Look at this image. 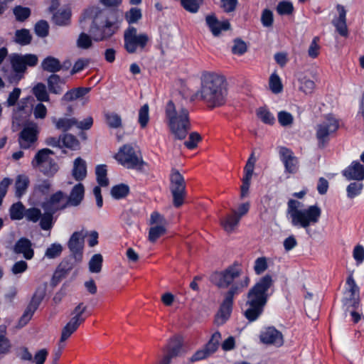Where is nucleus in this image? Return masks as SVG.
<instances>
[{
	"label": "nucleus",
	"instance_id": "nucleus-37",
	"mask_svg": "<svg viewBox=\"0 0 364 364\" xmlns=\"http://www.w3.org/2000/svg\"><path fill=\"white\" fill-rule=\"evenodd\" d=\"M28 185L29 179L28 176L24 175L18 176L15 183L16 196L18 198L22 197V196L25 193L26 189L28 188Z\"/></svg>",
	"mask_w": 364,
	"mask_h": 364
},
{
	"label": "nucleus",
	"instance_id": "nucleus-1",
	"mask_svg": "<svg viewBox=\"0 0 364 364\" xmlns=\"http://www.w3.org/2000/svg\"><path fill=\"white\" fill-rule=\"evenodd\" d=\"M243 273L242 266L235 262L223 271L215 272L210 277V282L220 289H229L224 294V299L215 318V323L220 326L224 324L230 317L235 296L241 294L250 282L249 276Z\"/></svg>",
	"mask_w": 364,
	"mask_h": 364
},
{
	"label": "nucleus",
	"instance_id": "nucleus-52",
	"mask_svg": "<svg viewBox=\"0 0 364 364\" xmlns=\"http://www.w3.org/2000/svg\"><path fill=\"white\" fill-rule=\"evenodd\" d=\"M294 9L293 4L289 1H282L277 6V11L281 16L291 14Z\"/></svg>",
	"mask_w": 364,
	"mask_h": 364
},
{
	"label": "nucleus",
	"instance_id": "nucleus-49",
	"mask_svg": "<svg viewBox=\"0 0 364 364\" xmlns=\"http://www.w3.org/2000/svg\"><path fill=\"white\" fill-rule=\"evenodd\" d=\"M43 215L40 218V226L43 230H49L53 227V218L55 213L44 210Z\"/></svg>",
	"mask_w": 364,
	"mask_h": 364
},
{
	"label": "nucleus",
	"instance_id": "nucleus-48",
	"mask_svg": "<svg viewBox=\"0 0 364 364\" xmlns=\"http://www.w3.org/2000/svg\"><path fill=\"white\" fill-rule=\"evenodd\" d=\"M16 21L23 22L31 16V9L28 7L16 6L13 9Z\"/></svg>",
	"mask_w": 364,
	"mask_h": 364
},
{
	"label": "nucleus",
	"instance_id": "nucleus-64",
	"mask_svg": "<svg viewBox=\"0 0 364 364\" xmlns=\"http://www.w3.org/2000/svg\"><path fill=\"white\" fill-rule=\"evenodd\" d=\"M353 256L356 265L361 264L364 262V247L360 245H357L353 249Z\"/></svg>",
	"mask_w": 364,
	"mask_h": 364
},
{
	"label": "nucleus",
	"instance_id": "nucleus-34",
	"mask_svg": "<svg viewBox=\"0 0 364 364\" xmlns=\"http://www.w3.org/2000/svg\"><path fill=\"white\" fill-rule=\"evenodd\" d=\"M63 147L75 151L80 149V144L75 136L64 134L62 135L61 149Z\"/></svg>",
	"mask_w": 364,
	"mask_h": 364
},
{
	"label": "nucleus",
	"instance_id": "nucleus-53",
	"mask_svg": "<svg viewBox=\"0 0 364 364\" xmlns=\"http://www.w3.org/2000/svg\"><path fill=\"white\" fill-rule=\"evenodd\" d=\"M269 87L274 94L280 93L283 90V85L280 77L275 73L272 74L269 77Z\"/></svg>",
	"mask_w": 364,
	"mask_h": 364
},
{
	"label": "nucleus",
	"instance_id": "nucleus-39",
	"mask_svg": "<svg viewBox=\"0 0 364 364\" xmlns=\"http://www.w3.org/2000/svg\"><path fill=\"white\" fill-rule=\"evenodd\" d=\"M180 3L186 11L191 14H196L203 4V0H181Z\"/></svg>",
	"mask_w": 364,
	"mask_h": 364
},
{
	"label": "nucleus",
	"instance_id": "nucleus-7",
	"mask_svg": "<svg viewBox=\"0 0 364 364\" xmlns=\"http://www.w3.org/2000/svg\"><path fill=\"white\" fill-rule=\"evenodd\" d=\"M117 28L114 22L107 18L100 19L95 16L90 28V33L95 41L99 42L112 37L117 31Z\"/></svg>",
	"mask_w": 364,
	"mask_h": 364
},
{
	"label": "nucleus",
	"instance_id": "nucleus-13",
	"mask_svg": "<svg viewBox=\"0 0 364 364\" xmlns=\"http://www.w3.org/2000/svg\"><path fill=\"white\" fill-rule=\"evenodd\" d=\"M39 134L38 124L33 122H26L18 134V144L21 149L31 148L38 140Z\"/></svg>",
	"mask_w": 364,
	"mask_h": 364
},
{
	"label": "nucleus",
	"instance_id": "nucleus-23",
	"mask_svg": "<svg viewBox=\"0 0 364 364\" xmlns=\"http://www.w3.org/2000/svg\"><path fill=\"white\" fill-rule=\"evenodd\" d=\"M90 91V87H78L67 91L60 99L61 104L73 102L83 97Z\"/></svg>",
	"mask_w": 364,
	"mask_h": 364
},
{
	"label": "nucleus",
	"instance_id": "nucleus-60",
	"mask_svg": "<svg viewBox=\"0 0 364 364\" xmlns=\"http://www.w3.org/2000/svg\"><path fill=\"white\" fill-rule=\"evenodd\" d=\"M247 47L246 43L241 38L234 40V44L232 47V53L235 55H242L246 53Z\"/></svg>",
	"mask_w": 364,
	"mask_h": 364
},
{
	"label": "nucleus",
	"instance_id": "nucleus-50",
	"mask_svg": "<svg viewBox=\"0 0 364 364\" xmlns=\"http://www.w3.org/2000/svg\"><path fill=\"white\" fill-rule=\"evenodd\" d=\"M201 140V135L197 132H193L190 133L188 139L184 142V146L189 150H193Z\"/></svg>",
	"mask_w": 364,
	"mask_h": 364
},
{
	"label": "nucleus",
	"instance_id": "nucleus-61",
	"mask_svg": "<svg viewBox=\"0 0 364 364\" xmlns=\"http://www.w3.org/2000/svg\"><path fill=\"white\" fill-rule=\"evenodd\" d=\"M278 122L282 127H287L293 124L294 117L290 112L280 111L278 112Z\"/></svg>",
	"mask_w": 364,
	"mask_h": 364
},
{
	"label": "nucleus",
	"instance_id": "nucleus-4",
	"mask_svg": "<svg viewBox=\"0 0 364 364\" xmlns=\"http://www.w3.org/2000/svg\"><path fill=\"white\" fill-rule=\"evenodd\" d=\"M165 114L174 139H185L191 129L189 111L185 107H181L177 111L173 102L169 100L166 105Z\"/></svg>",
	"mask_w": 364,
	"mask_h": 364
},
{
	"label": "nucleus",
	"instance_id": "nucleus-24",
	"mask_svg": "<svg viewBox=\"0 0 364 364\" xmlns=\"http://www.w3.org/2000/svg\"><path fill=\"white\" fill-rule=\"evenodd\" d=\"M183 346V338L180 336H175L170 338L167 346L166 354L172 359L181 355Z\"/></svg>",
	"mask_w": 364,
	"mask_h": 364
},
{
	"label": "nucleus",
	"instance_id": "nucleus-62",
	"mask_svg": "<svg viewBox=\"0 0 364 364\" xmlns=\"http://www.w3.org/2000/svg\"><path fill=\"white\" fill-rule=\"evenodd\" d=\"M261 23L264 27H271L274 23L272 11L269 9H264L261 15Z\"/></svg>",
	"mask_w": 364,
	"mask_h": 364
},
{
	"label": "nucleus",
	"instance_id": "nucleus-14",
	"mask_svg": "<svg viewBox=\"0 0 364 364\" xmlns=\"http://www.w3.org/2000/svg\"><path fill=\"white\" fill-rule=\"evenodd\" d=\"M259 337L261 343L277 348L282 347L284 343L282 333L272 326L264 327L260 331Z\"/></svg>",
	"mask_w": 364,
	"mask_h": 364
},
{
	"label": "nucleus",
	"instance_id": "nucleus-63",
	"mask_svg": "<svg viewBox=\"0 0 364 364\" xmlns=\"http://www.w3.org/2000/svg\"><path fill=\"white\" fill-rule=\"evenodd\" d=\"M268 268V264L266 257H258L255 261L254 271L256 274L260 275L265 272Z\"/></svg>",
	"mask_w": 364,
	"mask_h": 364
},
{
	"label": "nucleus",
	"instance_id": "nucleus-42",
	"mask_svg": "<svg viewBox=\"0 0 364 364\" xmlns=\"http://www.w3.org/2000/svg\"><path fill=\"white\" fill-rule=\"evenodd\" d=\"M11 64L16 73H23L26 70L22 55L14 54L11 56Z\"/></svg>",
	"mask_w": 364,
	"mask_h": 364
},
{
	"label": "nucleus",
	"instance_id": "nucleus-11",
	"mask_svg": "<svg viewBox=\"0 0 364 364\" xmlns=\"http://www.w3.org/2000/svg\"><path fill=\"white\" fill-rule=\"evenodd\" d=\"M117 161L127 168H141L145 164L142 157L139 156L134 148L130 144H124L115 156Z\"/></svg>",
	"mask_w": 364,
	"mask_h": 364
},
{
	"label": "nucleus",
	"instance_id": "nucleus-25",
	"mask_svg": "<svg viewBox=\"0 0 364 364\" xmlns=\"http://www.w3.org/2000/svg\"><path fill=\"white\" fill-rule=\"evenodd\" d=\"M72 175L77 181H83L86 178L87 164L81 157H77L75 159L72 170Z\"/></svg>",
	"mask_w": 364,
	"mask_h": 364
},
{
	"label": "nucleus",
	"instance_id": "nucleus-43",
	"mask_svg": "<svg viewBox=\"0 0 364 364\" xmlns=\"http://www.w3.org/2000/svg\"><path fill=\"white\" fill-rule=\"evenodd\" d=\"M32 36L28 29L22 28L16 31V42L21 46L31 43Z\"/></svg>",
	"mask_w": 364,
	"mask_h": 364
},
{
	"label": "nucleus",
	"instance_id": "nucleus-28",
	"mask_svg": "<svg viewBox=\"0 0 364 364\" xmlns=\"http://www.w3.org/2000/svg\"><path fill=\"white\" fill-rule=\"evenodd\" d=\"M130 193L129 186L125 183L113 186L110 190L112 197L115 200L125 198Z\"/></svg>",
	"mask_w": 364,
	"mask_h": 364
},
{
	"label": "nucleus",
	"instance_id": "nucleus-27",
	"mask_svg": "<svg viewBox=\"0 0 364 364\" xmlns=\"http://www.w3.org/2000/svg\"><path fill=\"white\" fill-rule=\"evenodd\" d=\"M41 68L44 71L55 74L60 70V61L58 58L49 55L43 60Z\"/></svg>",
	"mask_w": 364,
	"mask_h": 364
},
{
	"label": "nucleus",
	"instance_id": "nucleus-29",
	"mask_svg": "<svg viewBox=\"0 0 364 364\" xmlns=\"http://www.w3.org/2000/svg\"><path fill=\"white\" fill-rule=\"evenodd\" d=\"M71 11L68 9L53 14V21L58 26H67L70 22Z\"/></svg>",
	"mask_w": 364,
	"mask_h": 364
},
{
	"label": "nucleus",
	"instance_id": "nucleus-47",
	"mask_svg": "<svg viewBox=\"0 0 364 364\" xmlns=\"http://www.w3.org/2000/svg\"><path fill=\"white\" fill-rule=\"evenodd\" d=\"M149 122V107L147 104L144 105L141 107L139 110V118L138 122L140 124L141 129L146 127Z\"/></svg>",
	"mask_w": 364,
	"mask_h": 364
},
{
	"label": "nucleus",
	"instance_id": "nucleus-18",
	"mask_svg": "<svg viewBox=\"0 0 364 364\" xmlns=\"http://www.w3.org/2000/svg\"><path fill=\"white\" fill-rule=\"evenodd\" d=\"M33 246V244L28 238L21 237L15 242L13 251L16 255H22L26 260H31L35 255Z\"/></svg>",
	"mask_w": 364,
	"mask_h": 364
},
{
	"label": "nucleus",
	"instance_id": "nucleus-38",
	"mask_svg": "<svg viewBox=\"0 0 364 364\" xmlns=\"http://www.w3.org/2000/svg\"><path fill=\"white\" fill-rule=\"evenodd\" d=\"M33 94L35 95L36 99L41 102H48L50 100L49 95L46 90V87L42 82H38L33 87Z\"/></svg>",
	"mask_w": 364,
	"mask_h": 364
},
{
	"label": "nucleus",
	"instance_id": "nucleus-41",
	"mask_svg": "<svg viewBox=\"0 0 364 364\" xmlns=\"http://www.w3.org/2000/svg\"><path fill=\"white\" fill-rule=\"evenodd\" d=\"M77 123V119L75 118H59L55 121V128L63 132H67L75 124Z\"/></svg>",
	"mask_w": 364,
	"mask_h": 364
},
{
	"label": "nucleus",
	"instance_id": "nucleus-30",
	"mask_svg": "<svg viewBox=\"0 0 364 364\" xmlns=\"http://www.w3.org/2000/svg\"><path fill=\"white\" fill-rule=\"evenodd\" d=\"M80 262L75 261L74 256L70 255L61 261L56 269L67 276L74 267Z\"/></svg>",
	"mask_w": 364,
	"mask_h": 364
},
{
	"label": "nucleus",
	"instance_id": "nucleus-54",
	"mask_svg": "<svg viewBox=\"0 0 364 364\" xmlns=\"http://www.w3.org/2000/svg\"><path fill=\"white\" fill-rule=\"evenodd\" d=\"M166 230L163 225L151 227L149 232V240L151 242H156L161 235L165 234Z\"/></svg>",
	"mask_w": 364,
	"mask_h": 364
},
{
	"label": "nucleus",
	"instance_id": "nucleus-32",
	"mask_svg": "<svg viewBox=\"0 0 364 364\" xmlns=\"http://www.w3.org/2000/svg\"><path fill=\"white\" fill-rule=\"evenodd\" d=\"M220 339V333L219 331H216L212 334L210 340L204 345L203 348L210 355V356L218 350Z\"/></svg>",
	"mask_w": 364,
	"mask_h": 364
},
{
	"label": "nucleus",
	"instance_id": "nucleus-56",
	"mask_svg": "<svg viewBox=\"0 0 364 364\" xmlns=\"http://www.w3.org/2000/svg\"><path fill=\"white\" fill-rule=\"evenodd\" d=\"M363 185L361 183L353 182L350 183L346 188L347 196L350 198H354L359 196L363 190Z\"/></svg>",
	"mask_w": 364,
	"mask_h": 364
},
{
	"label": "nucleus",
	"instance_id": "nucleus-36",
	"mask_svg": "<svg viewBox=\"0 0 364 364\" xmlns=\"http://www.w3.org/2000/svg\"><path fill=\"white\" fill-rule=\"evenodd\" d=\"M257 117L265 124L273 125L275 123L274 114L266 107H260L257 109Z\"/></svg>",
	"mask_w": 364,
	"mask_h": 364
},
{
	"label": "nucleus",
	"instance_id": "nucleus-22",
	"mask_svg": "<svg viewBox=\"0 0 364 364\" xmlns=\"http://www.w3.org/2000/svg\"><path fill=\"white\" fill-rule=\"evenodd\" d=\"M85 196V187L82 183L75 184L70 191V195L67 197L66 205L77 206L79 205Z\"/></svg>",
	"mask_w": 364,
	"mask_h": 364
},
{
	"label": "nucleus",
	"instance_id": "nucleus-35",
	"mask_svg": "<svg viewBox=\"0 0 364 364\" xmlns=\"http://www.w3.org/2000/svg\"><path fill=\"white\" fill-rule=\"evenodd\" d=\"M96 179L100 186L106 187L109 185L107 165L100 164L95 167Z\"/></svg>",
	"mask_w": 364,
	"mask_h": 364
},
{
	"label": "nucleus",
	"instance_id": "nucleus-57",
	"mask_svg": "<svg viewBox=\"0 0 364 364\" xmlns=\"http://www.w3.org/2000/svg\"><path fill=\"white\" fill-rule=\"evenodd\" d=\"M343 304L346 306V310L348 311H349L350 308L357 310L360 306L359 294H350L348 297L344 299Z\"/></svg>",
	"mask_w": 364,
	"mask_h": 364
},
{
	"label": "nucleus",
	"instance_id": "nucleus-6",
	"mask_svg": "<svg viewBox=\"0 0 364 364\" xmlns=\"http://www.w3.org/2000/svg\"><path fill=\"white\" fill-rule=\"evenodd\" d=\"M53 154L54 152L47 148L38 150L31 161L32 166L33 168H38L40 171L45 176H53L58 170L57 163L49 156Z\"/></svg>",
	"mask_w": 364,
	"mask_h": 364
},
{
	"label": "nucleus",
	"instance_id": "nucleus-8",
	"mask_svg": "<svg viewBox=\"0 0 364 364\" xmlns=\"http://www.w3.org/2000/svg\"><path fill=\"white\" fill-rule=\"evenodd\" d=\"M186 186L184 177L176 168H172L170 175V190L173 196V205L175 208L181 207L186 196Z\"/></svg>",
	"mask_w": 364,
	"mask_h": 364
},
{
	"label": "nucleus",
	"instance_id": "nucleus-5",
	"mask_svg": "<svg viewBox=\"0 0 364 364\" xmlns=\"http://www.w3.org/2000/svg\"><path fill=\"white\" fill-rule=\"evenodd\" d=\"M287 204L293 226L307 229L311 224L318 222L321 215V209L318 205H313L299 210L298 207L300 202L294 199H290Z\"/></svg>",
	"mask_w": 364,
	"mask_h": 364
},
{
	"label": "nucleus",
	"instance_id": "nucleus-12",
	"mask_svg": "<svg viewBox=\"0 0 364 364\" xmlns=\"http://www.w3.org/2000/svg\"><path fill=\"white\" fill-rule=\"evenodd\" d=\"M46 296L45 289L38 287L34 291L28 304L20 317L18 323L19 327L25 326L32 318Z\"/></svg>",
	"mask_w": 364,
	"mask_h": 364
},
{
	"label": "nucleus",
	"instance_id": "nucleus-9",
	"mask_svg": "<svg viewBox=\"0 0 364 364\" xmlns=\"http://www.w3.org/2000/svg\"><path fill=\"white\" fill-rule=\"evenodd\" d=\"M326 122L318 124L316 129V137L318 147L324 149L330 141L331 134L335 133L339 129V121L332 114L326 117Z\"/></svg>",
	"mask_w": 364,
	"mask_h": 364
},
{
	"label": "nucleus",
	"instance_id": "nucleus-55",
	"mask_svg": "<svg viewBox=\"0 0 364 364\" xmlns=\"http://www.w3.org/2000/svg\"><path fill=\"white\" fill-rule=\"evenodd\" d=\"M63 252V247L59 243H53L45 252V256L48 259H55L59 257Z\"/></svg>",
	"mask_w": 364,
	"mask_h": 364
},
{
	"label": "nucleus",
	"instance_id": "nucleus-58",
	"mask_svg": "<svg viewBox=\"0 0 364 364\" xmlns=\"http://www.w3.org/2000/svg\"><path fill=\"white\" fill-rule=\"evenodd\" d=\"M87 306L82 302L80 303L73 310L72 314L74 315L71 319L75 320L80 323H82L86 316H83V314L86 311Z\"/></svg>",
	"mask_w": 364,
	"mask_h": 364
},
{
	"label": "nucleus",
	"instance_id": "nucleus-2",
	"mask_svg": "<svg viewBox=\"0 0 364 364\" xmlns=\"http://www.w3.org/2000/svg\"><path fill=\"white\" fill-rule=\"evenodd\" d=\"M228 95V82L224 75L208 71L201 73L200 86L196 92V96L209 109L225 105Z\"/></svg>",
	"mask_w": 364,
	"mask_h": 364
},
{
	"label": "nucleus",
	"instance_id": "nucleus-19",
	"mask_svg": "<svg viewBox=\"0 0 364 364\" xmlns=\"http://www.w3.org/2000/svg\"><path fill=\"white\" fill-rule=\"evenodd\" d=\"M336 9L338 12V16L332 21V23L341 36L347 37L348 36V30L346 23V10L341 4L336 6Z\"/></svg>",
	"mask_w": 364,
	"mask_h": 364
},
{
	"label": "nucleus",
	"instance_id": "nucleus-31",
	"mask_svg": "<svg viewBox=\"0 0 364 364\" xmlns=\"http://www.w3.org/2000/svg\"><path fill=\"white\" fill-rule=\"evenodd\" d=\"M240 220V216H237L236 211L233 210L232 214L228 215L221 220V225L225 231L230 232L238 225Z\"/></svg>",
	"mask_w": 364,
	"mask_h": 364
},
{
	"label": "nucleus",
	"instance_id": "nucleus-17",
	"mask_svg": "<svg viewBox=\"0 0 364 364\" xmlns=\"http://www.w3.org/2000/svg\"><path fill=\"white\" fill-rule=\"evenodd\" d=\"M68 247L70 255H73L75 260L82 262L83 257L84 237L80 232H74L70 236Z\"/></svg>",
	"mask_w": 364,
	"mask_h": 364
},
{
	"label": "nucleus",
	"instance_id": "nucleus-26",
	"mask_svg": "<svg viewBox=\"0 0 364 364\" xmlns=\"http://www.w3.org/2000/svg\"><path fill=\"white\" fill-rule=\"evenodd\" d=\"M65 80L57 74H51L48 78V88L50 93L60 95L63 91V85Z\"/></svg>",
	"mask_w": 364,
	"mask_h": 364
},
{
	"label": "nucleus",
	"instance_id": "nucleus-33",
	"mask_svg": "<svg viewBox=\"0 0 364 364\" xmlns=\"http://www.w3.org/2000/svg\"><path fill=\"white\" fill-rule=\"evenodd\" d=\"M80 324L81 323L76 321L75 319L73 320L70 318L62 329L60 342H64L68 339L70 336L77 331Z\"/></svg>",
	"mask_w": 364,
	"mask_h": 364
},
{
	"label": "nucleus",
	"instance_id": "nucleus-40",
	"mask_svg": "<svg viewBox=\"0 0 364 364\" xmlns=\"http://www.w3.org/2000/svg\"><path fill=\"white\" fill-rule=\"evenodd\" d=\"M11 220H19L24 216L25 207L21 202L14 203L9 210Z\"/></svg>",
	"mask_w": 364,
	"mask_h": 364
},
{
	"label": "nucleus",
	"instance_id": "nucleus-44",
	"mask_svg": "<svg viewBox=\"0 0 364 364\" xmlns=\"http://www.w3.org/2000/svg\"><path fill=\"white\" fill-rule=\"evenodd\" d=\"M103 257L100 254H95L89 262V271L92 273H99L102 270Z\"/></svg>",
	"mask_w": 364,
	"mask_h": 364
},
{
	"label": "nucleus",
	"instance_id": "nucleus-46",
	"mask_svg": "<svg viewBox=\"0 0 364 364\" xmlns=\"http://www.w3.org/2000/svg\"><path fill=\"white\" fill-rule=\"evenodd\" d=\"M105 120L109 127L117 129L122 127V118L115 112H108L105 114Z\"/></svg>",
	"mask_w": 364,
	"mask_h": 364
},
{
	"label": "nucleus",
	"instance_id": "nucleus-3",
	"mask_svg": "<svg viewBox=\"0 0 364 364\" xmlns=\"http://www.w3.org/2000/svg\"><path fill=\"white\" fill-rule=\"evenodd\" d=\"M273 286L272 276L267 274L260 277L249 289L245 301L247 309L243 315L250 323L256 321L263 314L272 294L269 291Z\"/></svg>",
	"mask_w": 364,
	"mask_h": 364
},
{
	"label": "nucleus",
	"instance_id": "nucleus-10",
	"mask_svg": "<svg viewBox=\"0 0 364 364\" xmlns=\"http://www.w3.org/2000/svg\"><path fill=\"white\" fill-rule=\"evenodd\" d=\"M149 36L146 33L137 35V30L134 26H129L124 33V47L128 53L136 52L138 48L143 50L149 42Z\"/></svg>",
	"mask_w": 364,
	"mask_h": 364
},
{
	"label": "nucleus",
	"instance_id": "nucleus-21",
	"mask_svg": "<svg viewBox=\"0 0 364 364\" xmlns=\"http://www.w3.org/2000/svg\"><path fill=\"white\" fill-rule=\"evenodd\" d=\"M343 175L348 180L361 181L364 179V166L358 161H353L343 171Z\"/></svg>",
	"mask_w": 364,
	"mask_h": 364
},
{
	"label": "nucleus",
	"instance_id": "nucleus-45",
	"mask_svg": "<svg viewBox=\"0 0 364 364\" xmlns=\"http://www.w3.org/2000/svg\"><path fill=\"white\" fill-rule=\"evenodd\" d=\"M142 17L141 11L136 7H132L124 14V18L129 24L137 23Z\"/></svg>",
	"mask_w": 364,
	"mask_h": 364
},
{
	"label": "nucleus",
	"instance_id": "nucleus-20",
	"mask_svg": "<svg viewBox=\"0 0 364 364\" xmlns=\"http://www.w3.org/2000/svg\"><path fill=\"white\" fill-rule=\"evenodd\" d=\"M206 23L214 36H218L222 31H228L231 25L228 20L220 21L215 15H208L205 18Z\"/></svg>",
	"mask_w": 364,
	"mask_h": 364
},
{
	"label": "nucleus",
	"instance_id": "nucleus-59",
	"mask_svg": "<svg viewBox=\"0 0 364 364\" xmlns=\"http://www.w3.org/2000/svg\"><path fill=\"white\" fill-rule=\"evenodd\" d=\"M92 36L88 34L82 32L77 40V46L78 48L82 49H88L92 45Z\"/></svg>",
	"mask_w": 364,
	"mask_h": 364
},
{
	"label": "nucleus",
	"instance_id": "nucleus-51",
	"mask_svg": "<svg viewBox=\"0 0 364 364\" xmlns=\"http://www.w3.org/2000/svg\"><path fill=\"white\" fill-rule=\"evenodd\" d=\"M36 34L41 38H45L49 34V25L45 20L38 21L34 27Z\"/></svg>",
	"mask_w": 364,
	"mask_h": 364
},
{
	"label": "nucleus",
	"instance_id": "nucleus-16",
	"mask_svg": "<svg viewBox=\"0 0 364 364\" xmlns=\"http://www.w3.org/2000/svg\"><path fill=\"white\" fill-rule=\"evenodd\" d=\"M65 197L66 195L64 192L58 191L43 201L41 204V207L44 210H48L55 214L58 211L68 208L66 202L63 204L60 203L61 200Z\"/></svg>",
	"mask_w": 364,
	"mask_h": 364
},
{
	"label": "nucleus",
	"instance_id": "nucleus-15",
	"mask_svg": "<svg viewBox=\"0 0 364 364\" xmlns=\"http://www.w3.org/2000/svg\"><path fill=\"white\" fill-rule=\"evenodd\" d=\"M279 156L284 164L285 173L294 174L298 171L299 159L291 149L286 146H279Z\"/></svg>",
	"mask_w": 364,
	"mask_h": 364
}]
</instances>
